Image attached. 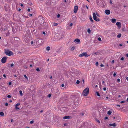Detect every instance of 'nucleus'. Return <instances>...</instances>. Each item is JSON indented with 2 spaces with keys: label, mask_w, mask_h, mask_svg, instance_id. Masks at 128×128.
<instances>
[{
  "label": "nucleus",
  "mask_w": 128,
  "mask_h": 128,
  "mask_svg": "<svg viewBox=\"0 0 128 128\" xmlns=\"http://www.w3.org/2000/svg\"><path fill=\"white\" fill-rule=\"evenodd\" d=\"M111 22L113 23H114L116 22V20L115 18H112L111 20Z\"/></svg>",
  "instance_id": "nucleus-13"
},
{
  "label": "nucleus",
  "mask_w": 128,
  "mask_h": 128,
  "mask_svg": "<svg viewBox=\"0 0 128 128\" xmlns=\"http://www.w3.org/2000/svg\"><path fill=\"white\" fill-rule=\"evenodd\" d=\"M5 106H7L8 105V104L7 103H6L5 104Z\"/></svg>",
  "instance_id": "nucleus-45"
},
{
  "label": "nucleus",
  "mask_w": 128,
  "mask_h": 128,
  "mask_svg": "<svg viewBox=\"0 0 128 128\" xmlns=\"http://www.w3.org/2000/svg\"><path fill=\"white\" fill-rule=\"evenodd\" d=\"M60 16V15L59 14H58L57 16V17L58 18H59Z\"/></svg>",
  "instance_id": "nucleus-53"
},
{
  "label": "nucleus",
  "mask_w": 128,
  "mask_h": 128,
  "mask_svg": "<svg viewBox=\"0 0 128 128\" xmlns=\"http://www.w3.org/2000/svg\"><path fill=\"white\" fill-rule=\"evenodd\" d=\"M103 90L104 91H106V88L105 87L104 88H103Z\"/></svg>",
  "instance_id": "nucleus-37"
},
{
  "label": "nucleus",
  "mask_w": 128,
  "mask_h": 128,
  "mask_svg": "<svg viewBox=\"0 0 128 128\" xmlns=\"http://www.w3.org/2000/svg\"><path fill=\"white\" fill-rule=\"evenodd\" d=\"M112 112L110 110H109L108 112V114L110 115Z\"/></svg>",
  "instance_id": "nucleus-23"
},
{
  "label": "nucleus",
  "mask_w": 128,
  "mask_h": 128,
  "mask_svg": "<svg viewBox=\"0 0 128 128\" xmlns=\"http://www.w3.org/2000/svg\"><path fill=\"white\" fill-rule=\"evenodd\" d=\"M78 6H74V11L75 13H76L78 10Z\"/></svg>",
  "instance_id": "nucleus-8"
},
{
  "label": "nucleus",
  "mask_w": 128,
  "mask_h": 128,
  "mask_svg": "<svg viewBox=\"0 0 128 128\" xmlns=\"http://www.w3.org/2000/svg\"><path fill=\"white\" fill-rule=\"evenodd\" d=\"M126 56L127 57H128V54H127L126 55Z\"/></svg>",
  "instance_id": "nucleus-63"
},
{
  "label": "nucleus",
  "mask_w": 128,
  "mask_h": 128,
  "mask_svg": "<svg viewBox=\"0 0 128 128\" xmlns=\"http://www.w3.org/2000/svg\"><path fill=\"white\" fill-rule=\"evenodd\" d=\"M96 66H98V62H96Z\"/></svg>",
  "instance_id": "nucleus-32"
},
{
  "label": "nucleus",
  "mask_w": 128,
  "mask_h": 128,
  "mask_svg": "<svg viewBox=\"0 0 128 128\" xmlns=\"http://www.w3.org/2000/svg\"><path fill=\"white\" fill-rule=\"evenodd\" d=\"M89 90L88 88H85L83 91L82 94L84 96H87L89 93Z\"/></svg>",
  "instance_id": "nucleus-2"
},
{
  "label": "nucleus",
  "mask_w": 128,
  "mask_h": 128,
  "mask_svg": "<svg viewBox=\"0 0 128 128\" xmlns=\"http://www.w3.org/2000/svg\"><path fill=\"white\" fill-rule=\"evenodd\" d=\"M93 16L94 19L96 21H100V19L98 18L96 16L95 13L93 12Z\"/></svg>",
  "instance_id": "nucleus-4"
},
{
  "label": "nucleus",
  "mask_w": 128,
  "mask_h": 128,
  "mask_svg": "<svg viewBox=\"0 0 128 128\" xmlns=\"http://www.w3.org/2000/svg\"><path fill=\"white\" fill-rule=\"evenodd\" d=\"M4 9L6 11H7L8 10V8L7 7H6L5 6H4Z\"/></svg>",
  "instance_id": "nucleus-20"
},
{
  "label": "nucleus",
  "mask_w": 128,
  "mask_h": 128,
  "mask_svg": "<svg viewBox=\"0 0 128 128\" xmlns=\"http://www.w3.org/2000/svg\"><path fill=\"white\" fill-rule=\"evenodd\" d=\"M40 19L41 20H42H42H43V18H40Z\"/></svg>",
  "instance_id": "nucleus-60"
},
{
  "label": "nucleus",
  "mask_w": 128,
  "mask_h": 128,
  "mask_svg": "<svg viewBox=\"0 0 128 128\" xmlns=\"http://www.w3.org/2000/svg\"><path fill=\"white\" fill-rule=\"evenodd\" d=\"M97 3L98 4V2H99V1L98 0H97L96 1Z\"/></svg>",
  "instance_id": "nucleus-50"
},
{
  "label": "nucleus",
  "mask_w": 128,
  "mask_h": 128,
  "mask_svg": "<svg viewBox=\"0 0 128 128\" xmlns=\"http://www.w3.org/2000/svg\"><path fill=\"white\" fill-rule=\"evenodd\" d=\"M108 118L107 117H105L104 119L105 120H107L108 119Z\"/></svg>",
  "instance_id": "nucleus-52"
},
{
  "label": "nucleus",
  "mask_w": 128,
  "mask_h": 128,
  "mask_svg": "<svg viewBox=\"0 0 128 128\" xmlns=\"http://www.w3.org/2000/svg\"><path fill=\"white\" fill-rule=\"evenodd\" d=\"M4 53L6 55L9 56H11L12 55L13 53L12 51H10L8 50H4Z\"/></svg>",
  "instance_id": "nucleus-3"
},
{
  "label": "nucleus",
  "mask_w": 128,
  "mask_h": 128,
  "mask_svg": "<svg viewBox=\"0 0 128 128\" xmlns=\"http://www.w3.org/2000/svg\"><path fill=\"white\" fill-rule=\"evenodd\" d=\"M15 108H16V110L19 109V108L18 107H15Z\"/></svg>",
  "instance_id": "nucleus-44"
},
{
  "label": "nucleus",
  "mask_w": 128,
  "mask_h": 128,
  "mask_svg": "<svg viewBox=\"0 0 128 128\" xmlns=\"http://www.w3.org/2000/svg\"><path fill=\"white\" fill-rule=\"evenodd\" d=\"M104 66V65L102 64H100V66L101 67H103Z\"/></svg>",
  "instance_id": "nucleus-49"
},
{
  "label": "nucleus",
  "mask_w": 128,
  "mask_h": 128,
  "mask_svg": "<svg viewBox=\"0 0 128 128\" xmlns=\"http://www.w3.org/2000/svg\"><path fill=\"white\" fill-rule=\"evenodd\" d=\"M74 42H75L77 44H80V40L78 38H76L74 40Z\"/></svg>",
  "instance_id": "nucleus-9"
},
{
  "label": "nucleus",
  "mask_w": 128,
  "mask_h": 128,
  "mask_svg": "<svg viewBox=\"0 0 128 128\" xmlns=\"http://www.w3.org/2000/svg\"><path fill=\"white\" fill-rule=\"evenodd\" d=\"M126 79L128 80V77H127L126 78Z\"/></svg>",
  "instance_id": "nucleus-64"
},
{
  "label": "nucleus",
  "mask_w": 128,
  "mask_h": 128,
  "mask_svg": "<svg viewBox=\"0 0 128 128\" xmlns=\"http://www.w3.org/2000/svg\"><path fill=\"white\" fill-rule=\"evenodd\" d=\"M20 104L19 103H18L15 105V107H17Z\"/></svg>",
  "instance_id": "nucleus-25"
},
{
  "label": "nucleus",
  "mask_w": 128,
  "mask_h": 128,
  "mask_svg": "<svg viewBox=\"0 0 128 128\" xmlns=\"http://www.w3.org/2000/svg\"><path fill=\"white\" fill-rule=\"evenodd\" d=\"M23 6V4H21V5H20V6H22V7Z\"/></svg>",
  "instance_id": "nucleus-61"
},
{
  "label": "nucleus",
  "mask_w": 128,
  "mask_h": 128,
  "mask_svg": "<svg viewBox=\"0 0 128 128\" xmlns=\"http://www.w3.org/2000/svg\"><path fill=\"white\" fill-rule=\"evenodd\" d=\"M96 121L99 123L100 122V121L98 120H96Z\"/></svg>",
  "instance_id": "nucleus-55"
},
{
  "label": "nucleus",
  "mask_w": 128,
  "mask_h": 128,
  "mask_svg": "<svg viewBox=\"0 0 128 128\" xmlns=\"http://www.w3.org/2000/svg\"><path fill=\"white\" fill-rule=\"evenodd\" d=\"M116 72H114L113 74V76L114 77L115 76H116Z\"/></svg>",
  "instance_id": "nucleus-34"
},
{
  "label": "nucleus",
  "mask_w": 128,
  "mask_h": 128,
  "mask_svg": "<svg viewBox=\"0 0 128 128\" xmlns=\"http://www.w3.org/2000/svg\"><path fill=\"white\" fill-rule=\"evenodd\" d=\"M84 113H82L81 114H82V115L83 116L84 115Z\"/></svg>",
  "instance_id": "nucleus-57"
},
{
  "label": "nucleus",
  "mask_w": 128,
  "mask_h": 128,
  "mask_svg": "<svg viewBox=\"0 0 128 128\" xmlns=\"http://www.w3.org/2000/svg\"><path fill=\"white\" fill-rule=\"evenodd\" d=\"M51 94H49L48 95V96L49 98H50L51 97Z\"/></svg>",
  "instance_id": "nucleus-28"
},
{
  "label": "nucleus",
  "mask_w": 128,
  "mask_h": 128,
  "mask_svg": "<svg viewBox=\"0 0 128 128\" xmlns=\"http://www.w3.org/2000/svg\"><path fill=\"white\" fill-rule=\"evenodd\" d=\"M26 37L27 38V39H28V41H30L32 40V38L30 32L29 31L26 32Z\"/></svg>",
  "instance_id": "nucleus-1"
},
{
  "label": "nucleus",
  "mask_w": 128,
  "mask_h": 128,
  "mask_svg": "<svg viewBox=\"0 0 128 128\" xmlns=\"http://www.w3.org/2000/svg\"><path fill=\"white\" fill-rule=\"evenodd\" d=\"M96 95L97 96H100V95L99 93L98 92H96Z\"/></svg>",
  "instance_id": "nucleus-22"
},
{
  "label": "nucleus",
  "mask_w": 128,
  "mask_h": 128,
  "mask_svg": "<svg viewBox=\"0 0 128 128\" xmlns=\"http://www.w3.org/2000/svg\"><path fill=\"white\" fill-rule=\"evenodd\" d=\"M19 92L20 93V96H22V90H20L19 91Z\"/></svg>",
  "instance_id": "nucleus-19"
},
{
  "label": "nucleus",
  "mask_w": 128,
  "mask_h": 128,
  "mask_svg": "<svg viewBox=\"0 0 128 128\" xmlns=\"http://www.w3.org/2000/svg\"><path fill=\"white\" fill-rule=\"evenodd\" d=\"M116 106H120V105H119V104H118V105H116Z\"/></svg>",
  "instance_id": "nucleus-58"
},
{
  "label": "nucleus",
  "mask_w": 128,
  "mask_h": 128,
  "mask_svg": "<svg viewBox=\"0 0 128 128\" xmlns=\"http://www.w3.org/2000/svg\"><path fill=\"white\" fill-rule=\"evenodd\" d=\"M74 47H73L71 48V50H74Z\"/></svg>",
  "instance_id": "nucleus-31"
},
{
  "label": "nucleus",
  "mask_w": 128,
  "mask_h": 128,
  "mask_svg": "<svg viewBox=\"0 0 128 128\" xmlns=\"http://www.w3.org/2000/svg\"><path fill=\"white\" fill-rule=\"evenodd\" d=\"M7 58L6 56H4L1 60V62L2 63H5L6 62Z\"/></svg>",
  "instance_id": "nucleus-6"
},
{
  "label": "nucleus",
  "mask_w": 128,
  "mask_h": 128,
  "mask_svg": "<svg viewBox=\"0 0 128 128\" xmlns=\"http://www.w3.org/2000/svg\"><path fill=\"white\" fill-rule=\"evenodd\" d=\"M98 40L99 41H101V38H100V37H99V38H98Z\"/></svg>",
  "instance_id": "nucleus-29"
},
{
  "label": "nucleus",
  "mask_w": 128,
  "mask_h": 128,
  "mask_svg": "<svg viewBox=\"0 0 128 128\" xmlns=\"http://www.w3.org/2000/svg\"><path fill=\"white\" fill-rule=\"evenodd\" d=\"M30 8H28L27 10V11L28 12H30Z\"/></svg>",
  "instance_id": "nucleus-42"
},
{
  "label": "nucleus",
  "mask_w": 128,
  "mask_h": 128,
  "mask_svg": "<svg viewBox=\"0 0 128 128\" xmlns=\"http://www.w3.org/2000/svg\"><path fill=\"white\" fill-rule=\"evenodd\" d=\"M80 82L78 80L76 81V83L77 84H78L80 83Z\"/></svg>",
  "instance_id": "nucleus-27"
},
{
  "label": "nucleus",
  "mask_w": 128,
  "mask_h": 128,
  "mask_svg": "<svg viewBox=\"0 0 128 128\" xmlns=\"http://www.w3.org/2000/svg\"><path fill=\"white\" fill-rule=\"evenodd\" d=\"M0 115L2 116H4V114L2 112H0Z\"/></svg>",
  "instance_id": "nucleus-15"
},
{
  "label": "nucleus",
  "mask_w": 128,
  "mask_h": 128,
  "mask_svg": "<svg viewBox=\"0 0 128 128\" xmlns=\"http://www.w3.org/2000/svg\"><path fill=\"white\" fill-rule=\"evenodd\" d=\"M33 11H34V12H33L34 13V14H35L36 13V12L35 11V9H34V10H33Z\"/></svg>",
  "instance_id": "nucleus-46"
},
{
  "label": "nucleus",
  "mask_w": 128,
  "mask_h": 128,
  "mask_svg": "<svg viewBox=\"0 0 128 128\" xmlns=\"http://www.w3.org/2000/svg\"><path fill=\"white\" fill-rule=\"evenodd\" d=\"M11 96L10 95H8V96H7V97L8 98H11Z\"/></svg>",
  "instance_id": "nucleus-30"
},
{
  "label": "nucleus",
  "mask_w": 128,
  "mask_h": 128,
  "mask_svg": "<svg viewBox=\"0 0 128 128\" xmlns=\"http://www.w3.org/2000/svg\"><path fill=\"white\" fill-rule=\"evenodd\" d=\"M3 76L5 78H6V76L5 74H4L3 75Z\"/></svg>",
  "instance_id": "nucleus-48"
},
{
  "label": "nucleus",
  "mask_w": 128,
  "mask_h": 128,
  "mask_svg": "<svg viewBox=\"0 0 128 128\" xmlns=\"http://www.w3.org/2000/svg\"><path fill=\"white\" fill-rule=\"evenodd\" d=\"M24 76L25 78L27 80H28V77L26 76V75L24 74Z\"/></svg>",
  "instance_id": "nucleus-24"
},
{
  "label": "nucleus",
  "mask_w": 128,
  "mask_h": 128,
  "mask_svg": "<svg viewBox=\"0 0 128 128\" xmlns=\"http://www.w3.org/2000/svg\"><path fill=\"white\" fill-rule=\"evenodd\" d=\"M105 13L107 15L109 14L110 13V11L109 10H106L105 11Z\"/></svg>",
  "instance_id": "nucleus-10"
},
{
  "label": "nucleus",
  "mask_w": 128,
  "mask_h": 128,
  "mask_svg": "<svg viewBox=\"0 0 128 128\" xmlns=\"http://www.w3.org/2000/svg\"><path fill=\"white\" fill-rule=\"evenodd\" d=\"M121 60H124V58L123 57H122L120 59Z\"/></svg>",
  "instance_id": "nucleus-33"
},
{
  "label": "nucleus",
  "mask_w": 128,
  "mask_h": 128,
  "mask_svg": "<svg viewBox=\"0 0 128 128\" xmlns=\"http://www.w3.org/2000/svg\"><path fill=\"white\" fill-rule=\"evenodd\" d=\"M104 81H103L102 82V84H103L104 85Z\"/></svg>",
  "instance_id": "nucleus-56"
},
{
  "label": "nucleus",
  "mask_w": 128,
  "mask_h": 128,
  "mask_svg": "<svg viewBox=\"0 0 128 128\" xmlns=\"http://www.w3.org/2000/svg\"><path fill=\"white\" fill-rule=\"evenodd\" d=\"M42 34H44V35H45V34H46V33H45V32H42Z\"/></svg>",
  "instance_id": "nucleus-51"
},
{
  "label": "nucleus",
  "mask_w": 128,
  "mask_h": 128,
  "mask_svg": "<svg viewBox=\"0 0 128 128\" xmlns=\"http://www.w3.org/2000/svg\"><path fill=\"white\" fill-rule=\"evenodd\" d=\"M58 24L55 23H54V26H56Z\"/></svg>",
  "instance_id": "nucleus-35"
},
{
  "label": "nucleus",
  "mask_w": 128,
  "mask_h": 128,
  "mask_svg": "<svg viewBox=\"0 0 128 128\" xmlns=\"http://www.w3.org/2000/svg\"><path fill=\"white\" fill-rule=\"evenodd\" d=\"M14 66V64H10L11 67H12Z\"/></svg>",
  "instance_id": "nucleus-40"
},
{
  "label": "nucleus",
  "mask_w": 128,
  "mask_h": 128,
  "mask_svg": "<svg viewBox=\"0 0 128 128\" xmlns=\"http://www.w3.org/2000/svg\"><path fill=\"white\" fill-rule=\"evenodd\" d=\"M36 70L38 72V71H40V69H39V68H37L36 69Z\"/></svg>",
  "instance_id": "nucleus-39"
},
{
  "label": "nucleus",
  "mask_w": 128,
  "mask_h": 128,
  "mask_svg": "<svg viewBox=\"0 0 128 128\" xmlns=\"http://www.w3.org/2000/svg\"><path fill=\"white\" fill-rule=\"evenodd\" d=\"M12 84V82H9L8 84H9V85H11V84Z\"/></svg>",
  "instance_id": "nucleus-41"
},
{
  "label": "nucleus",
  "mask_w": 128,
  "mask_h": 128,
  "mask_svg": "<svg viewBox=\"0 0 128 128\" xmlns=\"http://www.w3.org/2000/svg\"><path fill=\"white\" fill-rule=\"evenodd\" d=\"M114 62V60H112L111 62V63L112 64H113Z\"/></svg>",
  "instance_id": "nucleus-47"
},
{
  "label": "nucleus",
  "mask_w": 128,
  "mask_h": 128,
  "mask_svg": "<svg viewBox=\"0 0 128 128\" xmlns=\"http://www.w3.org/2000/svg\"><path fill=\"white\" fill-rule=\"evenodd\" d=\"M42 42V40L41 39H39L38 40V43H40V44Z\"/></svg>",
  "instance_id": "nucleus-17"
},
{
  "label": "nucleus",
  "mask_w": 128,
  "mask_h": 128,
  "mask_svg": "<svg viewBox=\"0 0 128 128\" xmlns=\"http://www.w3.org/2000/svg\"><path fill=\"white\" fill-rule=\"evenodd\" d=\"M121 36V34H119L118 35H117V37L118 38H120Z\"/></svg>",
  "instance_id": "nucleus-16"
},
{
  "label": "nucleus",
  "mask_w": 128,
  "mask_h": 128,
  "mask_svg": "<svg viewBox=\"0 0 128 128\" xmlns=\"http://www.w3.org/2000/svg\"><path fill=\"white\" fill-rule=\"evenodd\" d=\"M109 125L110 126H116L115 123H114L113 124H110Z\"/></svg>",
  "instance_id": "nucleus-14"
},
{
  "label": "nucleus",
  "mask_w": 128,
  "mask_h": 128,
  "mask_svg": "<svg viewBox=\"0 0 128 128\" xmlns=\"http://www.w3.org/2000/svg\"><path fill=\"white\" fill-rule=\"evenodd\" d=\"M70 118V116H65L63 118V119L64 120L66 119H69Z\"/></svg>",
  "instance_id": "nucleus-12"
},
{
  "label": "nucleus",
  "mask_w": 128,
  "mask_h": 128,
  "mask_svg": "<svg viewBox=\"0 0 128 128\" xmlns=\"http://www.w3.org/2000/svg\"><path fill=\"white\" fill-rule=\"evenodd\" d=\"M73 25V24L72 23H71L70 24V26H72Z\"/></svg>",
  "instance_id": "nucleus-43"
},
{
  "label": "nucleus",
  "mask_w": 128,
  "mask_h": 128,
  "mask_svg": "<svg viewBox=\"0 0 128 128\" xmlns=\"http://www.w3.org/2000/svg\"><path fill=\"white\" fill-rule=\"evenodd\" d=\"M34 22L35 23V25L37 26L38 24V20L37 19L35 20L34 21Z\"/></svg>",
  "instance_id": "nucleus-11"
},
{
  "label": "nucleus",
  "mask_w": 128,
  "mask_h": 128,
  "mask_svg": "<svg viewBox=\"0 0 128 128\" xmlns=\"http://www.w3.org/2000/svg\"><path fill=\"white\" fill-rule=\"evenodd\" d=\"M50 49V48L49 46H48L46 47V50L48 51H49Z\"/></svg>",
  "instance_id": "nucleus-18"
},
{
  "label": "nucleus",
  "mask_w": 128,
  "mask_h": 128,
  "mask_svg": "<svg viewBox=\"0 0 128 128\" xmlns=\"http://www.w3.org/2000/svg\"><path fill=\"white\" fill-rule=\"evenodd\" d=\"M11 122H14V120H13V119H11Z\"/></svg>",
  "instance_id": "nucleus-62"
},
{
  "label": "nucleus",
  "mask_w": 128,
  "mask_h": 128,
  "mask_svg": "<svg viewBox=\"0 0 128 128\" xmlns=\"http://www.w3.org/2000/svg\"><path fill=\"white\" fill-rule=\"evenodd\" d=\"M116 25H117L118 27V28H120L121 26V23L120 22H117L116 24Z\"/></svg>",
  "instance_id": "nucleus-7"
},
{
  "label": "nucleus",
  "mask_w": 128,
  "mask_h": 128,
  "mask_svg": "<svg viewBox=\"0 0 128 128\" xmlns=\"http://www.w3.org/2000/svg\"><path fill=\"white\" fill-rule=\"evenodd\" d=\"M90 21H91V22H93V20L91 17H90Z\"/></svg>",
  "instance_id": "nucleus-26"
},
{
  "label": "nucleus",
  "mask_w": 128,
  "mask_h": 128,
  "mask_svg": "<svg viewBox=\"0 0 128 128\" xmlns=\"http://www.w3.org/2000/svg\"><path fill=\"white\" fill-rule=\"evenodd\" d=\"M83 56H84L85 57H88V55L86 52H83L82 54H80L79 55V56L80 57H82Z\"/></svg>",
  "instance_id": "nucleus-5"
},
{
  "label": "nucleus",
  "mask_w": 128,
  "mask_h": 128,
  "mask_svg": "<svg viewBox=\"0 0 128 128\" xmlns=\"http://www.w3.org/2000/svg\"><path fill=\"white\" fill-rule=\"evenodd\" d=\"M87 32H88L89 33V34H90V32H91V31H90V30L89 29V28H88V30H87Z\"/></svg>",
  "instance_id": "nucleus-21"
},
{
  "label": "nucleus",
  "mask_w": 128,
  "mask_h": 128,
  "mask_svg": "<svg viewBox=\"0 0 128 128\" xmlns=\"http://www.w3.org/2000/svg\"><path fill=\"white\" fill-rule=\"evenodd\" d=\"M86 8H87L88 9V6H87L86 5Z\"/></svg>",
  "instance_id": "nucleus-59"
},
{
  "label": "nucleus",
  "mask_w": 128,
  "mask_h": 128,
  "mask_svg": "<svg viewBox=\"0 0 128 128\" xmlns=\"http://www.w3.org/2000/svg\"><path fill=\"white\" fill-rule=\"evenodd\" d=\"M117 81L118 82H120V79L118 78L117 79Z\"/></svg>",
  "instance_id": "nucleus-36"
},
{
  "label": "nucleus",
  "mask_w": 128,
  "mask_h": 128,
  "mask_svg": "<svg viewBox=\"0 0 128 128\" xmlns=\"http://www.w3.org/2000/svg\"><path fill=\"white\" fill-rule=\"evenodd\" d=\"M62 87H64V84H62L61 86Z\"/></svg>",
  "instance_id": "nucleus-54"
},
{
  "label": "nucleus",
  "mask_w": 128,
  "mask_h": 128,
  "mask_svg": "<svg viewBox=\"0 0 128 128\" xmlns=\"http://www.w3.org/2000/svg\"><path fill=\"white\" fill-rule=\"evenodd\" d=\"M125 102V101H121L120 102V103H124Z\"/></svg>",
  "instance_id": "nucleus-38"
}]
</instances>
